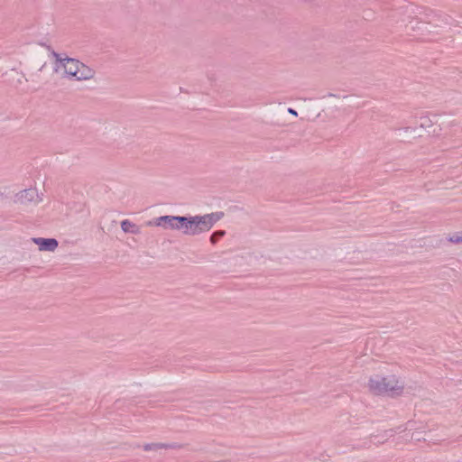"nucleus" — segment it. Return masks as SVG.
<instances>
[{
	"instance_id": "obj_1",
	"label": "nucleus",
	"mask_w": 462,
	"mask_h": 462,
	"mask_svg": "<svg viewBox=\"0 0 462 462\" xmlns=\"http://www.w3.org/2000/svg\"><path fill=\"white\" fill-rule=\"evenodd\" d=\"M365 387L377 397L396 398L403 395L405 383L397 374L395 365L386 362H374L366 377Z\"/></svg>"
},
{
	"instance_id": "obj_2",
	"label": "nucleus",
	"mask_w": 462,
	"mask_h": 462,
	"mask_svg": "<svg viewBox=\"0 0 462 462\" xmlns=\"http://www.w3.org/2000/svg\"><path fill=\"white\" fill-rule=\"evenodd\" d=\"M224 217L221 211L192 217L162 216L155 226L172 231H180L185 236H198L209 231Z\"/></svg>"
},
{
	"instance_id": "obj_3",
	"label": "nucleus",
	"mask_w": 462,
	"mask_h": 462,
	"mask_svg": "<svg viewBox=\"0 0 462 462\" xmlns=\"http://www.w3.org/2000/svg\"><path fill=\"white\" fill-rule=\"evenodd\" d=\"M53 57L54 70L57 73H60L63 77L77 81H87L95 78V70L79 60L62 56L56 52L53 53Z\"/></svg>"
},
{
	"instance_id": "obj_4",
	"label": "nucleus",
	"mask_w": 462,
	"mask_h": 462,
	"mask_svg": "<svg viewBox=\"0 0 462 462\" xmlns=\"http://www.w3.org/2000/svg\"><path fill=\"white\" fill-rule=\"evenodd\" d=\"M41 201L38 190L35 188H29L17 192L14 196V202L26 205L28 203H38Z\"/></svg>"
},
{
	"instance_id": "obj_5",
	"label": "nucleus",
	"mask_w": 462,
	"mask_h": 462,
	"mask_svg": "<svg viewBox=\"0 0 462 462\" xmlns=\"http://www.w3.org/2000/svg\"><path fill=\"white\" fill-rule=\"evenodd\" d=\"M32 242L38 245L41 252H54L59 245L55 238L33 237Z\"/></svg>"
},
{
	"instance_id": "obj_6",
	"label": "nucleus",
	"mask_w": 462,
	"mask_h": 462,
	"mask_svg": "<svg viewBox=\"0 0 462 462\" xmlns=\"http://www.w3.org/2000/svg\"><path fill=\"white\" fill-rule=\"evenodd\" d=\"M121 228L125 233H131V234H139L141 232L140 227L129 221L128 219H125L121 222Z\"/></svg>"
},
{
	"instance_id": "obj_7",
	"label": "nucleus",
	"mask_w": 462,
	"mask_h": 462,
	"mask_svg": "<svg viewBox=\"0 0 462 462\" xmlns=\"http://www.w3.org/2000/svg\"><path fill=\"white\" fill-rule=\"evenodd\" d=\"M169 446L167 444H163V443H152V444H148L144 447V449L145 450H159V449H163V448H167Z\"/></svg>"
},
{
	"instance_id": "obj_8",
	"label": "nucleus",
	"mask_w": 462,
	"mask_h": 462,
	"mask_svg": "<svg viewBox=\"0 0 462 462\" xmlns=\"http://www.w3.org/2000/svg\"><path fill=\"white\" fill-rule=\"evenodd\" d=\"M225 235V231H217L212 234L210 236V241L212 244H216L217 240Z\"/></svg>"
},
{
	"instance_id": "obj_9",
	"label": "nucleus",
	"mask_w": 462,
	"mask_h": 462,
	"mask_svg": "<svg viewBox=\"0 0 462 462\" xmlns=\"http://www.w3.org/2000/svg\"><path fill=\"white\" fill-rule=\"evenodd\" d=\"M431 124V121L429 117H421L420 118V126L425 128L429 127Z\"/></svg>"
},
{
	"instance_id": "obj_10",
	"label": "nucleus",
	"mask_w": 462,
	"mask_h": 462,
	"mask_svg": "<svg viewBox=\"0 0 462 462\" xmlns=\"http://www.w3.org/2000/svg\"><path fill=\"white\" fill-rule=\"evenodd\" d=\"M449 241L451 243H455V244H461L462 243V235L461 236L455 235L449 238Z\"/></svg>"
},
{
	"instance_id": "obj_11",
	"label": "nucleus",
	"mask_w": 462,
	"mask_h": 462,
	"mask_svg": "<svg viewBox=\"0 0 462 462\" xmlns=\"http://www.w3.org/2000/svg\"><path fill=\"white\" fill-rule=\"evenodd\" d=\"M288 112H289L290 114L293 115V116H297V112H296L294 109H292V108H289V109H288Z\"/></svg>"
}]
</instances>
